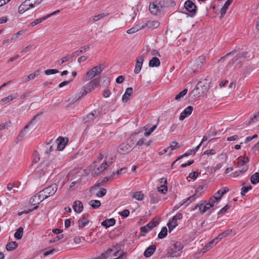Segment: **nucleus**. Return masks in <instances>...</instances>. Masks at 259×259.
Masks as SVG:
<instances>
[{"instance_id": "1", "label": "nucleus", "mask_w": 259, "mask_h": 259, "mask_svg": "<svg viewBox=\"0 0 259 259\" xmlns=\"http://www.w3.org/2000/svg\"><path fill=\"white\" fill-rule=\"evenodd\" d=\"M184 245L180 242H175L170 245L167 250L166 257H177L181 256Z\"/></svg>"}, {"instance_id": "2", "label": "nucleus", "mask_w": 259, "mask_h": 259, "mask_svg": "<svg viewBox=\"0 0 259 259\" xmlns=\"http://www.w3.org/2000/svg\"><path fill=\"white\" fill-rule=\"evenodd\" d=\"M166 2L164 1L160 2H154L149 5V10L154 15H158L164 11L166 7Z\"/></svg>"}, {"instance_id": "3", "label": "nucleus", "mask_w": 259, "mask_h": 259, "mask_svg": "<svg viewBox=\"0 0 259 259\" xmlns=\"http://www.w3.org/2000/svg\"><path fill=\"white\" fill-rule=\"evenodd\" d=\"M58 185L56 184H53L50 186L45 188L42 191H40V195H42V199L48 198L51 196H53L57 191Z\"/></svg>"}, {"instance_id": "4", "label": "nucleus", "mask_w": 259, "mask_h": 259, "mask_svg": "<svg viewBox=\"0 0 259 259\" xmlns=\"http://www.w3.org/2000/svg\"><path fill=\"white\" fill-rule=\"evenodd\" d=\"M185 11L183 13L188 14L190 17H193L196 13L197 7L190 0H187L184 4Z\"/></svg>"}, {"instance_id": "5", "label": "nucleus", "mask_w": 259, "mask_h": 259, "mask_svg": "<svg viewBox=\"0 0 259 259\" xmlns=\"http://www.w3.org/2000/svg\"><path fill=\"white\" fill-rule=\"evenodd\" d=\"M101 113V110L99 109L94 110L90 113L87 115L83 118V121L88 125L93 123L96 118L99 117Z\"/></svg>"}, {"instance_id": "6", "label": "nucleus", "mask_w": 259, "mask_h": 259, "mask_svg": "<svg viewBox=\"0 0 259 259\" xmlns=\"http://www.w3.org/2000/svg\"><path fill=\"white\" fill-rule=\"evenodd\" d=\"M103 68L100 66H96L92 68L87 73L86 80L93 78L98 74H100L103 71Z\"/></svg>"}, {"instance_id": "7", "label": "nucleus", "mask_w": 259, "mask_h": 259, "mask_svg": "<svg viewBox=\"0 0 259 259\" xmlns=\"http://www.w3.org/2000/svg\"><path fill=\"white\" fill-rule=\"evenodd\" d=\"M100 82V79L99 78H96L89 82L87 85L83 86V88L88 94L93 91L95 88L98 87Z\"/></svg>"}, {"instance_id": "8", "label": "nucleus", "mask_w": 259, "mask_h": 259, "mask_svg": "<svg viewBox=\"0 0 259 259\" xmlns=\"http://www.w3.org/2000/svg\"><path fill=\"white\" fill-rule=\"evenodd\" d=\"M60 11L59 10H57L55 12H53L47 15H46V16L45 17H43L42 18H38V19H37L36 20H35L34 21L32 22L31 23H29L28 25V27H33L35 25L40 23H41L42 22H43L44 21L46 20L47 19L51 17V16H54L55 15L58 14V13H59Z\"/></svg>"}, {"instance_id": "9", "label": "nucleus", "mask_w": 259, "mask_h": 259, "mask_svg": "<svg viewBox=\"0 0 259 259\" xmlns=\"http://www.w3.org/2000/svg\"><path fill=\"white\" fill-rule=\"evenodd\" d=\"M133 149V144L129 143H122L118 147V151L122 154H125L129 153Z\"/></svg>"}, {"instance_id": "10", "label": "nucleus", "mask_w": 259, "mask_h": 259, "mask_svg": "<svg viewBox=\"0 0 259 259\" xmlns=\"http://www.w3.org/2000/svg\"><path fill=\"white\" fill-rule=\"evenodd\" d=\"M198 208L200 212L202 214L205 212L208 209V207L206 204V201L205 200H201L199 201L194 207L192 208L193 210H194Z\"/></svg>"}, {"instance_id": "11", "label": "nucleus", "mask_w": 259, "mask_h": 259, "mask_svg": "<svg viewBox=\"0 0 259 259\" xmlns=\"http://www.w3.org/2000/svg\"><path fill=\"white\" fill-rule=\"evenodd\" d=\"M158 224V221H155L154 220H152V221L150 222L148 224H147L145 226L141 227V232L144 234L147 233L150 230H152L154 227H156Z\"/></svg>"}, {"instance_id": "12", "label": "nucleus", "mask_w": 259, "mask_h": 259, "mask_svg": "<svg viewBox=\"0 0 259 259\" xmlns=\"http://www.w3.org/2000/svg\"><path fill=\"white\" fill-rule=\"evenodd\" d=\"M209 86L206 82L199 81L197 84L195 90L198 91V94H203L208 90Z\"/></svg>"}, {"instance_id": "13", "label": "nucleus", "mask_w": 259, "mask_h": 259, "mask_svg": "<svg viewBox=\"0 0 259 259\" xmlns=\"http://www.w3.org/2000/svg\"><path fill=\"white\" fill-rule=\"evenodd\" d=\"M144 22L145 28L147 27L148 29L151 30H153L158 28L160 24L159 21L154 20H150L145 21Z\"/></svg>"}, {"instance_id": "14", "label": "nucleus", "mask_w": 259, "mask_h": 259, "mask_svg": "<svg viewBox=\"0 0 259 259\" xmlns=\"http://www.w3.org/2000/svg\"><path fill=\"white\" fill-rule=\"evenodd\" d=\"M87 94V93L85 89L82 87L75 96H72L71 98L69 99V101L71 103H74Z\"/></svg>"}, {"instance_id": "15", "label": "nucleus", "mask_w": 259, "mask_h": 259, "mask_svg": "<svg viewBox=\"0 0 259 259\" xmlns=\"http://www.w3.org/2000/svg\"><path fill=\"white\" fill-rule=\"evenodd\" d=\"M39 116V114H36V115L34 116L32 119L29 121V123L25 125V127L23 128V129L21 131L20 134L18 135L17 137V140L18 141H21L22 140L24 137L25 136V131L26 129H27L29 127V126L31 124H32L34 123V121L36 119V117Z\"/></svg>"}, {"instance_id": "16", "label": "nucleus", "mask_w": 259, "mask_h": 259, "mask_svg": "<svg viewBox=\"0 0 259 259\" xmlns=\"http://www.w3.org/2000/svg\"><path fill=\"white\" fill-rule=\"evenodd\" d=\"M68 139L67 138L66 139L59 137L56 140V143L57 144V149L59 151H62L65 148L67 143L68 142Z\"/></svg>"}, {"instance_id": "17", "label": "nucleus", "mask_w": 259, "mask_h": 259, "mask_svg": "<svg viewBox=\"0 0 259 259\" xmlns=\"http://www.w3.org/2000/svg\"><path fill=\"white\" fill-rule=\"evenodd\" d=\"M108 166V164L106 162L102 163L100 165L93 170L92 172V175L93 177L97 176L100 175L102 172H103L104 170H105Z\"/></svg>"}, {"instance_id": "18", "label": "nucleus", "mask_w": 259, "mask_h": 259, "mask_svg": "<svg viewBox=\"0 0 259 259\" xmlns=\"http://www.w3.org/2000/svg\"><path fill=\"white\" fill-rule=\"evenodd\" d=\"M193 108L191 106H188L180 114L179 119L181 120H183L187 116H189L192 112Z\"/></svg>"}, {"instance_id": "19", "label": "nucleus", "mask_w": 259, "mask_h": 259, "mask_svg": "<svg viewBox=\"0 0 259 259\" xmlns=\"http://www.w3.org/2000/svg\"><path fill=\"white\" fill-rule=\"evenodd\" d=\"M144 60V57L143 56H140L137 59L136 64L134 70L135 73L138 74L141 71Z\"/></svg>"}, {"instance_id": "20", "label": "nucleus", "mask_w": 259, "mask_h": 259, "mask_svg": "<svg viewBox=\"0 0 259 259\" xmlns=\"http://www.w3.org/2000/svg\"><path fill=\"white\" fill-rule=\"evenodd\" d=\"M89 215L88 214H84L82 215V218L78 220V227L79 228H82L89 223Z\"/></svg>"}, {"instance_id": "21", "label": "nucleus", "mask_w": 259, "mask_h": 259, "mask_svg": "<svg viewBox=\"0 0 259 259\" xmlns=\"http://www.w3.org/2000/svg\"><path fill=\"white\" fill-rule=\"evenodd\" d=\"M41 196L42 195H40V192L38 193L37 195H35L33 196L29 200V202L31 205H36L38 204L40 202L43 201L44 200H41Z\"/></svg>"}, {"instance_id": "22", "label": "nucleus", "mask_w": 259, "mask_h": 259, "mask_svg": "<svg viewBox=\"0 0 259 259\" xmlns=\"http://www.w3.org/2000/svg\"><path fill=\"white\" fill-rule=\"evenodd\" d=\"M229 189L227 187H224L222 189L218 190L213 196L219 201H220L222 197L225 195L228 191Z\"/></svg>"}, {"instance_id": "23", "label": "nucleus", "mask_w": 259, "mask_h": 259, "mask_svg": "<svg viewBox=\"0 0 259 259\" xmlns=\"http://www.w3.org/2000/svg\"><path fill=\"white\" fill-rule=\"evenodd\" d=\"M72 207L75 212L80 213L82 211L83 204L81 201L76 200L74 202Z\"/></svg>"}, {"instance_id": "24", "label": "nucleus", "mask_w": 259, "mask_h": 259, "mask_svg": "<svg viewBox=\"0 0 259 259\" xmlns=\"http://www.w3.org/2000/svg\"><path fill=\"white\" fill-rule=\"evenodd\" d=\"M30 8H32V7H29L28 1L26 0L19 6L18 9V12L20 14H22L25 11L29 10Z\"/></svg>"}, {"instance_id": "25", "label": "nucleus", "mask_w": 259, "mask_h": 259, "mask_svg": "<svg viewBox=\"0 0 259 259\" xmlns=\"http://www.w3.org/2000/svg\"><path fill=\"white\" fill-rule=\"evenodd\" d=\"M156 250V246L154 245H152L149 246L147 249L145 250L144 253V255L146 257H149L151 256L155 252Z\"/></svg>"}, {"instance_id": "26", "label": "nucleus", "mask_w": 259, "mask_h": 259, "mask_svg": "<svg viewBox=\"0 0 259 259\" xmlns=\"http://www.w3.org/2000/svg\"><path fill=\"white\" fill-rule=\"evenodd\" d=\"M246 56V53H242L238 54L236 56H235L231 61H230L229 64V65H233L235 63H238V60L242 58H245Z\"/></svg>"}, {"instance_id": "27", "label": "nucleus", "mask_w": 259, "mask_h": 259, "mask_svg": "<svg viewBox=\"0 0 259 259\" xmlns=\"http://www.w3.org/2000/svg\"><path fill=\"white\" fill-rule=\"evenodd\" d=\"M133 88H127L125 92V93L122 96V100L124 102H126L128 100L130 97L132 95L133 93Z\"/></svg>"}, {"instance_id": "28", "label": "nucleus", "mask_w": 259, "mask_h": 259, "mask_svg": "<svg viewBox=\"0 0 259 259\" xmlns=\"http://www.w3.org/2000/svg\"><path fill=\"white\" fill-rule=\"evenodd\" d=\"M115 224V220L114 218L106 220L101 223V225L106 228L113 226Z\"/></svg>"}, {"instance_id": "29", "label": "nucleus", "mask_w": 259, "mask_h": 259, "mask_svg": "<svg viewBox=\"0 0 259 259\" xmlns=\"http://www.w3.org/2000/svg\"><path fill=\"white\" fill-rule=\"evenodd\" d=\"M160 62L159 59L156 57L152 58V59L150 60L149 62V65L151 67H158L160 65Z\"/></svg>"}, {"instance_id": "30", "label": "nucleus", "mask_w": 259, "mask_h": 259, "mask_svg": "<svg viewBox=\"0 0 259 259\" xmlns=\"http://www.w3.org/2000/svg\"><path fill=\"white\" fill-rule=\"evenodd\" d=\"M219 201H219L217 199H216V198H215L213 196L211 197H210L209 199L208 202H206V204L208 207V209H209L211 207H213L215 205L217 204Z\"/></svg>"}, {"instance_id": "31", "label": "nucleus", "mask_w": 259, "mask_h": 259, "mask_svg": "<svg viewBox=\"0 0 259 259\" xmlns=\"http://www.w3.org/2000/svg\"><path fill=\"white\" fill-rule=\"evenodd\" d=\"M206 57L204 56H199L196 60L197 68L201 67L205 63Z\"/></svg>"}, {"instance_id": "32", "label": "nucleus", "mask_w": 259, "mask_h": 259, "mask_svg": "<svg viewBox=\"0 0 259 259\" xmlns=\"http://www.w3.org/2000/svg\"><path fill=\"white\" fill-rule=\"evenodd\" d=\"M90 48L89 46H85L80 48L79 50L76 51L72 53V57L78 56L80 55L83 52H85Z\"/></svg>"}, {"instance_id": "33", "label": "nucleus", "mask_w": 259, "mask_h": 259, "mask_svg": "<svg viewBox=\"0 0 259 259\" xmlns=\"http://www.w3.org/2000/svg\"><path fill=\"white\" fill-rule=\"evenodd\" d=\"M233 0H227L225 3L224 6L221 10V15L223 16L225 14L227 9H228L229 6L232 3Z\"/></svg>"}, {"instance_id": "34", "label": "nucleus", "mask_w": 259, "mask_h": 259, "mask_svg": "<svg viewBox=\"0 0 259 259\" xmlns=\"http://www.w3.org/2000/svg\"><path fill=\"white\" fill-rule=\"evenodd\" d=\"M23 234V228L22 227H20L16 230V232L15 233L14 237L16 239L19 240L22 237Z\"/></svg>"}, {"instance_id": "35", "label": "nucleus", "mask_w": 259, "mask_h": 259, "mask_svg": "<svg viewBox=\"0 0 259 259\" xmlns=\"http://www.w3.org/2000/svg\"><path fill=\"white\" fill-rule=\"evenodd\" d=\"M89 204L94 209H97L101 206V202L98 200H92L90 201Z\"/></svg>"}, {"instance_id": "36", "label": "nucleus", "mask_w": 259, "mask_h": 259, "mask_svg": "<svg viewBox=\"0 0 259 259\" xmlns=\"http://www.w3.org/2000/svg\"><path fill=\"white\" fill-rule=\"evenodd\" d=\"M250 181L252 184L255 185L259 182V172H255L250 178Z\"/></svg>"}, {"instance_id": "37", "label": "nucleus", "mask_w": 259, "mask_h": 259, "mask_svg": "<svg viewBox=\"0 0 259 259\" xmlns=\"http://www.w3.org/2000/svg\"><path fill=\"white\" fill-rule=\"evenodd\" d=\"M18 246V244L15 241L9 242L6 245V248L7 250L10 251L15 249Z\"/></svg>"}, {"instance_id": "38", "label": "nucleus", "mask_w": 259, "mask_h": 259, "mask_svg": "<svg viewBox=\"0 0 259 259\" xmlns=\"http://www.w3.org/2000/svg\"><path fill=\"white\" fill-rule=\"evenodd\" d=\"M167 229L166 227H162L161 231L158 235V238L159 239H163L167 235Z\"/></svg>"}, {"instance_id": "39", "label": "nucleus", "mask_w": 259, "mask_h": 259, "mask_svg": "<svg viewBox=\"0 0 259 259\" xmlns=\"http://www.w3.org/2000/svg\"><path fill=\"white\" fill-rule=\"evenodd\" d=\"M133 197L138 200L141 201L144 199V195L141 192H137L133 193Z\"/></svg>"}, {"instance_id": "40", "label": "nucleus", "mask_w": 259, "mask_h": 259, "mask_svg": "<svg viewBox=\"0 0 259 259\" xmlns=\"http://www.w3.org/2000/svg\"><path fill=\"white\" fill-rule=\"evenodd\" d=\"M214 244L213 241H210L204 247L203 249H201V252L202 253H205L207 251L209 250L211 247L212 245Z\"/></svg>"}, {"instance_id": "41", "label": "nucleus", "mask_w": 259, "mask_h": 259, "mask_svg": "<svg viewBox=\"0 0 259 259\" xmlns=\"http://www.w3.org/2000/svg\"><path fill=\"white\" fill-rule=\"evenodd\" d=\"M197 191H196V193L194 194L193 195L188 197L186 201L184 202L183 203L181 204V205L184 204L185 203H187L188 201H190V202L188 203L187 204V205H188L190 202L194 201L197 198L199 197L200 195H197Z\"/></svg>"}, {"instance_id": "42", "label": "nucleus", "mask_w": 259, "mask_h": 259, "mask_svg": "<svg viewBox=\"0 0 259 259\" xmlns=\"http://www.w3.org/2000/svg\"><path fill=\"white\" fill-rule=\"evenodd\" d=\"M156 127H157V124L153 125L152 127H151L149 129H148L147 128H145L144 127V128H145L144 135L146 137L149 136L156 129Z\"/></svg>"}, {"instance_id": "43", "label": "nucleus", "mask_w": 259, "mask_h": 259, "mask_svg": "<svg viewBox=\"0 0 259 259\" xmlns=\"http://www.w3.org/2000/svg\"><path fill=\"white\" fill-rule=\"evenodd\" d=\"M28 1V4H29V7L34 8L39 4H40L42 0H26Z\"/></svg>"}, {"instance_id": "44", "label": "nucleus", "mask_w": 259, "mask_h": 259, "mask_svg": "<svg viewBox=\"0 0 259 259\" xmlns=\"http://www.w3.org/2000/svg\"><path fill=\"white\" fill-rule=\"evenodd\" d=\"M188 92V90L185 89L183 90L182 91L180 92L178 95L175 97V100H179L181 98L184 97V96L187 94Z\"/></svg>"}, {"instance_id": "45", "label": "nucleus", "mask_w": 259, "mask_h": 259, "mask_svg": "<svg viewBox=\"0 0 259 259\" xmlns=\"http://www.w3.org/2000/svg\"><path fill=\"white\" fill-rule=\"evenodd\" d=\"M259 119V110L258 112L254 115V116L250 118V120L248 121L247 125L251 124L252 123L255 122Z\"/></svg>"}, {"instance_id": "46", "label": "nucleus", "mask_w": 259, "mask_h": 259, "mask_svg": "<svg viewBox=\"0 0 259 259\" xmlns=\"http://www.w3.org/2000/svg\"><path fill=\"white\" fill-rule=\"evenodd\" d=\"M180 148V146L178 145V143L176 141H174L172 144L167 147V149H170L171 150H174Z\"/></svg>"}, {"instance_id": "47", "label": "nucleus", "mask_w": 259, "mask_h": 259, "mask_svg": "<svg viewBox=\"0 0 259 259\" xmlns=\"http://www.w3.org/2000/svg\"><path fill=\"white\" fill-rule=\"evenodd\" d=\"M150 197L151 198V201L153 203H156L158 201V198L157 197V194L156 193L151 194L150 195Z\"/></svg>"}, {"instance_id": "48", "label": "nucleus", "mask_w": 259, "mask_h": 259, "mask_svg": "<svg viewBox=\"0 0 259 259\" xmlns=\"http://www.w3.org/2000/svg\"><path fill=\"white\" fill-rule=\"evenodd\" d=\"M232 232H233V231L232 229L227 230L226 231H224V232L220 234V237H222V238H224L226 237L229 236Z\"/></svg>"}, {"instance_id": "49", "label": "nucleus", "mask_w": 259, "mask_h": 259, "mask_svg": "<svg viewBox=\"0 0 259 259\" xmlns=\"http://www.w3.org/2000/svg\"><path fill=\"white\" fill-rule=\"evenodd\" d=\"M134 27L135 28L136 32H137L138 31H139L142 29L145 28V26L144 22L142 21L140 23L134 26Z\"/></svg>"}, {"instance_id": "50", "label": "nucleus", "mask_w": 259, "mask_h": 259, "mask_svg": "<svg viewBox=\"0 0 259 259\" xmlns=\"http://www.w3.org/2000/svg\"><path fill=\"white\" fill-rule=\"evenodd\" d=\"M252 188V186L251 185H249L247 187H243L241 188V194L242 195L244 196L245 193H247L249 190H251Z\"/></svg>"}, {"instance_id": "51", "label": "nucleus", "mask_w": 259, "mask_h": 259, "mask_svg": "<svg viewBox=\"0 0 259 259\" xmlns=\"http://www.w3.org/2000/svg\"><path fill=\"white\" fill-rule=\"evenodd\" d=\"M58 70L54 69H47L45 71V74L47 75H50L58 73Z\"/></svg>"}, {"instance_id": "52", "label": "nucleus", "mask_w": 259, "mask_h": 259, "mask_svg": "<svg viewBox=\"0 0 259 259\" xmlns=\"http://www.w3.org/2000/svg\"><path fill=\"white\" fill-rule=\"evenodd\" d=\"M14 99V98L13 97V96H9L6 98H4L2 99L1 101L4 104H7V103L9 102L10 101L13 100Z\"/></svg>"}, {"instance_id": "53", "label": "nucleus", "mask_w": 259, "mask_h": 259, "mask_svg": "<svg viewBox=\"0 0 259 259\" xmlns=\"http://www.w3.org/2000/svg\"><path fill=\"white\" fill-rule=\"evenodd\" d=\"M106 194V190L104 188H100V191L97 193L98 197H101L105 195Z\"/></svg>"}, {"instance_id": "54", "label": "nucleus", "mask_w": 259, "mask_h": 259, "mask_svg": "<svg viewBox=\"0 0 259 259\" xmlns=\"http://www.w3.org/2000/svg\"><path fill=\"white\" fill-rule=\"evenodd\" d=\"M39 159L40 157L38 153L36 151H35L33 153V162L36 163L39 161Z\"/></svg>"}, {"instance_id": "55", "label": "nucleus", "mask_w": 259, "mask_h": 259, "mask_svg": "<svg viewBox=\"0 0 259 259\" xmlns=\"http://www.w3.org/2000/svg\"><path fill=\"white\" fill-rule=\"evenodd\" d=\"M230 207V206L229 205H225L224 207H223L218 213V214H223L227 211L228 209H229Z\"/></svg>"}, {"instance_id": "56", "label": "nucleus", "mask_w": 259, "mask_h": 259, "mask_svg": "<svg viewBox=\"0 0 259 259\" xmlns=\"http://www.w3.org/2000/svg\"><path fill=\"white\" fill-rule=\"evenodd\" d=\"M120 214L124 218H126L130 215V211L128 209H123L120 212Z\"/></svg>"}, {"instance_id": "57", "label": "nucleus", "mask_w": 259, "mask_h": 259, "mask_svg": "<svg viewBox=\"0 0 259 259\" xmlns=\"http://www.w3.org/2000/svg\"><path fill=\"white\" fill-rule=\"evenodd\" d=\"M161 187L163 188L162 189H160L159 188L158 189V191L160 192L162 194H165V193L167 191V186H165L164 184L161 186Z\"/></svg>"}, {"instance_id": "58", "label": "nucleus", "mask_w": 259, "mask_h": 259, "mask_svg": "<svg viewBox=\"0 0 259 259\" xmlns=\"http://www.w3.org/2000/svg\"><path fill=\"white\" fill-rule=\"evenodd\" d=\"M34 78H35V75H33L32 73H31V74H29V75H28L27 76L23 78V81H25V82H27L30 79H34Z\"/></svg>"}, {"instance_id": "59", "label": "nucleus", "mask_w": 259, "mask_h": 259, "mask_svg": "<svg viewBox=\"0 0 259 259\" xmlns=\"http://www.w3.org/2000/svg\"><path fill=\"white\" fill-rule=\"evenodd\" d=\"M183 217L181 213H177L176 215L172 217V219L177 222V220H181Z\"/></svg>"}, {"instance_id": "60", "label": "nucleus", "mask_w": 259, "mask_h": 259, "mask_svg": "<svg viewBox=\"0 0 259 259\" xmlns=\"http://www.w3.org/2000/svg\"><path fill=\"white\" fill-rule=\"evenodd\" d=\"M23 33V31L21 30L18 31L17 33H15L13 35L12 37H11V39H15L17 38L19 36L21 35Z\"/></svg>"}, {"instance_id": "61", "label": "nucleus", "mask_w": 259, "mask_h": 259, "mask_svg": "<svg viewBox=\"0 0 259 259\" xmlns=\"http://www.w3.org/2000/svg\"><path fill=\"white\" fill-rule=\"evenodd\" d=\"M105 16V15L104 13L100 14L97 16H95L93 19V20L94 22H96L100 20V19L102 18Z\"/></svg>"}, {"instance_id": "62", "label": "nucleus", "mask_w": 259, "mask_h": 259, "mask_svg": "<svg viewBox=\"0 0 259 259\" xmlns=\"http://www.w3.org/2000/svg\"><path fill=\"white\" fill-rule=\"evenodd\" d=\"M198 172L196 171H194L190 173L189 175V177L191 178V179H195L198 177Z\"/></svg>"}, {"instance_id": "63", "label": "nucleus", "mask_w": 259, "mask_h": 259, "mask_svg": "<svg viewBox=\"0 0 259 259\" xmlns=\"http://www.w3.org/2000/svg\"><path fill=\"white\" fill-rule=\"evenodd\" d=\"M72 81V79L69 80H66V81H64L61 82L59 84V88H62L63 87H64L65 85H66L68 84L69 83H70Z\"/></svg>"}, {"instance_id": "64", "label": "nucleus", "mask_w": 259, "mask_h": 259, "mask_svg": "<svg viewBox=\"0 0 259 259\" xmlns=\"http://www.w3.org/2000/svg\"><path fill=\"white\" fill-rule=\"evenodd\" d=\"M108 256V255L105 252H104L102 253L98 257L95 258L94 259H106Z\"/></svg>"}]
</instances>
